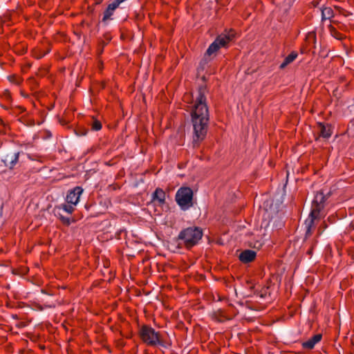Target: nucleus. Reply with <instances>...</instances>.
I'll list each match as a JSON object with an SVG mask.
<instances>
[{"label":"nucleus","instance_id":"10","mask_svg":"<svg viewBox=\"0 0 354 354\" xmlns=\"http://www.w3.org/2000/svg\"><path fill=\"white\" fill-rule=\"evenodd\" d=\"M263 240L259 234H252L248 240V243L250 247L259 249L263 245Z\"/></svg>","mask_w":354,"mask_h":354},{"label":"nucleus","instance_id":"2","mask_svg":"<svg viewBox=\"0 0 354 354\" xmlns=\"http://www.w3.org/2000/svg\"><path fill=\"white\" fill-rule=\"evenodd\" d=\"M325 196L323 193L318 192L315 194L312 203L311 212L308 218L305 221L306 236L311 234V228L314 224V220L318 217L321 210L324 208Z\"/></svg>","mask_w":354,"mask_h":354},{"label":"nucleus","instance_id":"7","mask_svg":"<svg viewBox=\"0 0 354 354\" xmlns=\"http://www.w3.org/2000/svg\"><path fill=\"white\" fill-rule=\"evenodd\" d=\"M19 153L16 151H9L1 156V161L6 167L12 168L18 161Z\"/></svg>","mask_w":354,"mask_h":354},{"label":"nucleus","instance_id":"5","mask_svg":"<svg viewBox=\"0 0 354 354\" xmlns=\"http://www.w3.org/2000/svg\"><path fill=\"white\" fill-rule=\"evenodd\" d=\"M140 337L142 341L151 346L161 344L159 334L153 328L149 326H142L140 331Z\"/></svg>","mask_w":354,"mask_h":354},{"label":"nucleus","instance_id":"17","mask_svg":"<svg viewBox=\"0 0 354 354\" xmlns=\"http://www.w3.org/2000/svg\"><path fill=\"white\" fill-rule=\"evenodd\" d=\"M322 16L323 19H329L333 16L332 8L326 7L322 10Z\"/></svg>","mask_w":354,"mask_h":354},{"label":"nucleus","instance_id":"13","mask_svg":"<svg viewBox=\"0 0 354 354\" xmlns=\"http://www.w3.org/2000/svg\"><path fill=\"white\" fill-rule=\"evenodd\" d=\"M322 339V335L317 334L314 335L313 337L309 339L308 340L303 342L302 346L304 348L312 349L314 348L315 345L320 342Z\"/></svg>","mask_w":354,"mask_h":354},{"label":"nucleus","instance_id":"12","mask_svg":"<svg viewBox=\"0 0 354 354\" xmlns=\"http://www.w3.org/2000/svg\"><path fill=\"white\" fill-rule=\"evenodd\" d=\"M256 252L252 250H246L242 252L239 255V259L243 263H248L254 259Z\"/></svg>","mask_w":354,"mask_h":354},{"label":"nucleus","instance_id":"3","mask_svg":"<svg viewBox=\"0 0 354 354\" xmlns=\"http://www.w3.org/2000/svg\"><path fill=\"white\" fill-rule=\"evenodd\" d=\"M202 236V231L198 227H188L179 234L178 238L184 241L187 247H192L198 243Z\"/></svg>","mask_w":354,"mask_h":354},{"label":"nucleus","instance_id":"15","mask_svg":"<svg viewBox=\"0 0 354 354\" xmlns=\"http://www.w3.org/2000/svg\"><path fill=\"white\" fill-rule=\"evenodd\" d=\"M297 53L292 52L284 59L283 62L281 64L279 68L281 69L285 68L288 64L292 63L297 57Z\"/></svg>","mask_w":354,"mask_h":354},{"label":"nucleus","instance_id":"6","mask_svg":"<svg viewBox=\"0 0 354 354\" xmlns=\"http://www.w3.org/2000/svg\"><path fill=\"white\" fill-rule=\"evenodd\" d=\"M234 36V32L230 30L227 33L219 35L215 41L209 46L207 50V54L212 55L213 53L216 52L221 47H224L231 40H232Z\"/></svg>","mask_w":354,"mask_h":354},{"label":"nucleus","instance_id":"16","mask_svg":"<svg viewBox=\"0 0 354 354\" xmlns=\"http://www.w3.org/2000/svg\"><path fill=\"white\" fill-rule=\"evenodd\" d=\"M58 211L62 209L68 214H72L75 210V205L73 204H62L57 207Z\"/></svg>","mask_w":354,"mask_h":354},{"label":"nucleus","instance_id":"4","mask_svg":"<svg viewBox=\"0 0 354 354\" xmlns=\"http://www.w3.org/2000/svg\"><path fill=\"white\" fill-rule=\"evenodd\" d=\"M192 190L189 187H181L176 194V201L183 209H187L192 205Z\"/></svg>","mask_w":354,"mask_h":354},{"label":"nucleus","instance_id":"1","mask_svg":"<svg viewBox=\"0 0 354 354\" xmlns=\"http://www.w3.org/2000/svg\"><path fill=\"white\" fill-rule=\"evenodd\" d=\"M205 88H200L192 111L193 125V145L198 147L207 134L209 112L205 96Z\"/></svg>","mask_w":354,"mask_h":354},{"label":"nucleus","instance_id":"8","mask_svg":"<svg viewBox=\"0 0 354 354\" xmlns=\"http://www.w3.org/2000/svg\"><path fill=\"white\" fill-rule=\"evenodd\" d=\"M83 192V189L81 187H75L70 190L66 196V201L67 203L73 204L76 206L80 201V196Z\"/></svg>","mask_w":354,"mask_h":354},{"label":"nucleus","instance_id":"20","mask_svg":"<svg viewBox=\"0 0 354 354\" xmlns=\"http://www.w3.org/2000/svg\"><path fill=\"white\" fill-rule=\"evenodd\" d=\"M286 1L287 2L288 6H290V4L292 3V0H286Z\"/></svg>","mask_w":354,"mask_h":354},{"label":"nucleus","instance_id":"14","mask_svg":"<svg viewBox=\"0 0 354 354\" xmlns=\"http://www.w3.org/2000/svg\"><path fill=\"white\" fill-rule=\"evenodd\" d=\"M319 129L322 137L324 138H328L330 137L332 133L330 126H326L322 123H319Z\"/></svg>","mask_w":354,"mask_h":354},{"label":"nucleus","instance_id":"18","mask_svg":"<svg viewBox=\"0 0 354 354\" xmlns=\"http://www.w3.org/2000/svg\"><path fill=\"white\" fill-rule=\"evenodd\" d=\"M102 128V124L100 121L95 120L92 123V129L94 131H99Z\"/></svg>","mask_w":354,"mask_h":354},{"label":"nucleus","instance_id":"19","mask_svg":"<svg viewBox=\"0 0 354 354\" xmlns=\"http://www.w3.org/2000/svg\"><path fill=\"white\" fill-rule=\"evenodd\" d=\"M60 219L63 221V223L69 224V218H65L64 216H60Z\"/></svg>","mask_w":354,"mask_h":354},{"label":"nucleus","instance_id":"9","mask_svg":"<svg viewBox=\"0 0 354 354\" xmlns=\"http://www.w3.org/2000/svg\"><path fill=\"white\" fill-rule=\"evenodd\" d=\"M152 201L160 206L165 203V193L160 188H157L152 195Z\"/></svg>","mask_w":354,"mask_h":354},{"label":"nucleus","instance_id":"11","mask_svg":"<svg viewBox=\"0 0 354 354\" xmlns=\"http://www.w3.org/2000/svg\"><path fill=\"white\" fill-rule=\"evenodd\" d=\"M119 6L118 2H115V1L110 4H109L106 10L104 12V16L102 18V21L105 22L107 20L111 19V17L113 15L115 10Z\"/></svg>","mask_w":354,"mask_h":354}]
</instances>
